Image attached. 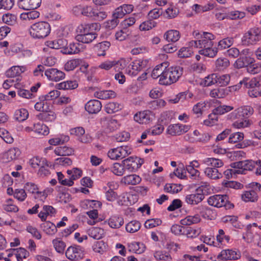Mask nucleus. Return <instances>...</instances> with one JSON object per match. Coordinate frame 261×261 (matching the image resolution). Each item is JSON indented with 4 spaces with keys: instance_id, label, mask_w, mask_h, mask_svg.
Returning <instances> with one entry per match:
<instances>
[{
    "instance_id": "obj_4",
    "label": "nucleus",
    "mask_w": 261,
    "mask_h": 261,
    "mask_svg": "<svg viewBox=\"0 0 261 261\" xmlns=\"http://www.w3.org/2000/svg\"><path fill=\"white\" fill-rule=\"evenodd\" d=\"M182 74V68L179 66L166 67L159 79V83L163 85H171L177 81Z\"/></svg>"
},
{
    "instance_id": "obj_47",
    "label": "nucleus",
    "mask_w": 261,
    "mask_h": 261,
    "mask_svg": "<svg viewBox=\"0 0 261 261\" xmlns=\"http://www.w3.org/2000/svg\"><path fill=\"white\" fill-rule=\"evenodd\" d=\"M234 42V39L232 37L225 38L218 42L217 50L218 49H224L231 46Z\"/></svg>"
},
{
    "instance_id": "obj_9",
    "label": "nucleus",
    "mask_w": 261,
    "mask_h": 261,
    "mask_svg": "<svg viewBox=\"0 0 261 261\" xmlns=\"http://www.w3.org/2000/svg\"><path fill=\"white\" fill-rule=\"evenodd\" d=\"M83 15L97 21L102 20L107 16L105 12L100 11L91 6H84Z\"/></svg>"
},
{
    "instance_id": "obj_51",
    "label": "nucleus",
    "mask_w": 261,
    "mask_h": 261,
    "mask_svg": "<svg viewBox=\"0 0 261 261\" xmlns=\"http://www.w3.org/2000/svg\"><path fill=\"white\" fill-rule=\"evenodd\" d=\"M141 227L140 223L136 220H134L128 223L125 226L126 230L130 233H134L138 231Z\"/></svg>"
},
{
    "instance_id": "obj_33",
    "label": "nucleus",
    "mask_w": 261,
    "mask_h": 261,
    "mask_svg": "<svg viewBox=\"0 0 261 261\" xmlns=\"http://www.w3.org/2000/svg\"><path fill=\"white\" fill-rule=\"evenodd\" d=\"M164 36L168 42H175L179 39L180 35L178 31L171 30L167 31Z\"/></svg>"
},
{
    "instance_id": "obj_44",
    "label": "nucleus",
    "mask_w": 261,
    "mask_h": 261,
    "mask_svg": "<svg viewBox=\"0 0 261 261\" xmlns=\"http://www.w3.org/2000/svg\"><path fill=\"white\" fill-rule=\"evenodd\" d=\"M3 208L7 212L16 213L19 211V208L13 203L12 199H8L6 200L2 205Z\"/></svg>"
},
{
    "instance_id": "obj_42",
    "label": "nucleus",
    "mask_w": 261,
    "mask_h": 261,
    "mask_svg": "<svg viewBox=\"0 0 261 261\" xmlns=\"http://www.w3.org/2000/svg\"><path fill=\"white\" fill-rule=\"evenodd\" d=\"M89 236L96 240H99L104 235V230L100 227H92L88 230Z\"/></svg>"
},
{
    "instance_id": "obj_32",
    "label": "nucleus",
    "mask_w": 261,
    "mask_h": 261,
    "mask_svg": "<svg viewBox=\"0 0 261 261\" xmlns=\"http://www.w3.org/2000/svg\"><path fill=\"white\" fill-rule=\"evenodd\" d=\"M123 107L121 103L116 102H110L105 106V110L108 114H113L122 110Z\"/></svg>"
},
{
    "instance_id": "obj_58",
    "label": "nucleus",
    "mask_w": 261,
    "mask_h": 261,
    "mask_svg": "<svg viewBox=\"0 0 261 261\" xmlns=\"http://www.w3.org/2000/svg\"><path fill=\"white\" fill-rule=\"evenodd\" d=\"M53 244L56 251L60 253H63L66 247L65 243L59 239L53 240Z\"/></svg>"
},
{
    "instance_id": "obj_7",
    "label": "nucleus",
    "mask_w": 261,
    "mask_h": 261,
    "mask_svg": "<svg viewBox=\"0 0 261 261\" xmlns=\"http://www.w3.org/2000/svg\"><path fill=\"white\" fill-rule=\"evenodd\" d=\"M207 203L209 205L217 207L224 206L226 208H230L233 207V205L230 203L228 200V197L226 195H214L210 196L207 199Z\"/></svg>"
},
{
    "instance_id": "obj_2",
    "label": "nucleus",
    "mask_w": 261,
    "mask_h": 261,
    "mask_svg": "<svg viewBox=\"0 0 261 261\" xmlns=\"http://www.w3.org/2000/svg\"><path fill=\"white\" fill-rule=\"evenodd\" d=\"M254 112L253 108L250 106L240 107L229 114V117L232 120H235L232 124L234 127L237 128H245L251 124V122L247 119Z\"/></svg>"
},
{
    "instance_id": "obj_41",
    "label": "nucleus",
    "mask_w": 261,
    "mask_h": 261,
    "mask_svg": "<svg viewBox=\"0 0 261 261\" xmlns=\"http://www.w3.org/2000/svg\"><path fill=\"white\" fill-rule=\"evenodd\" d=\"M29 117V112L24 108H20L15 111L14 117V119L18 121L22 122L28 119Z\"/></svg>"
},
{
    "instance_id": "obj_13",
    "label": "nucleus",
    "mask_w": 261,
    "mask_h": 261,
    "mask_svg": "<svg viewBox=\"0 0 261 261\" xmlns=\"http://www.w3.org/2000/svg\"><path fill=\"white\" fill-rule=\"evenodd\" d=\"M148 61L145 60H138L133 62L127 67V73L132 76L136 75L138 72L144 68Z\"/></svg>"
},
{
    "instance_id": "obj_20",
    "label": "nucleus",
    "mask_w": 261,
    "mask_h": 261,
    "mask_svg": "<svg viewBox=\"0 0 261 261\" xmlns=\"http://www.w3.org/2000/svg\"><path fill=\"white\" fill-rule=\"evenodd\" d=\"M41 3V0H19L18 6L20 9L29 10L36 9Z\"/></svg>"
},
{
    "instance_id": "obj_6",
    "label": "nucleus",
    "mask_w": 261,
    "mask_h": 261,
    "mask_svg": "<svg viewBox=\"0 0 261 261\" xmlns=\"http://www.w3.org/2000/svg\"><path fill=\"white\" fill-rule=\"evenodd\" d=\"M261 40V31L257 28L250 29L242 38L243 45L248 46L256 44Z\"/></svg>"
},
{
    "instance_id": "obj_5",
    "label": "nucleus",
    "mask_w": 261,
    "mask_h": 261,
    "mask_svg": "<svg viewBox=\"0 0 261 261\" xmlns=\"http://www.w3.org/2000/svg\"><path fill=\"white\" fill-rule=\"evenodd\" d=\"M29 32L34 38H44L49 34L50 26L46 21H39L31 25Z\"/></svg>"
},
{
    "instance_id": "obj_23",
    "label": "nucleus",
    "mask_w": 261,
    "mask_h": 261,
    "mask_svg": "<svg viewBox=\"0 0 261 261\" xmlns=\"http://www.w3.org/2000/svg\"><path fill=\"white\" fill-rule=\"evenodd\" d=\"M20 154L18 148H12L4 154L3 159L5 162H10L17 159Z\"/></svg>"
},
{
    "instance_id": "obj_31",
    "label": "nucleus",
    "mask_w": 261,
    "mask_h": 261,
    "mask_svg": "<svg viewBox=\"0 0 261 261\" xmlns=\"http://www.w3.org/2000/svg\"><path fill=\"white\" fill-rule=\"evenodd\" d=\"M242 199L245 202H255L258 199V195L254 190L246 191L241 195Z\"/></svg>"
},
{
    "instance_id": "obj_63",
    "label": "nucleus",
    "mask_w": 261,
    "mask_h": 261,
    "mask_svg": "<svg viewBox=\"0 0 261 261\" xmlns=\"http://www.w3.org/2000/svg\"><path fill=\"white\" fill-rule=\"evenodd\" d=\"M217 84L220 86H226L230 82V77L228 74L218 75L217 74Z\"/></svg>"
},
{
    "instance_id": "obj_27",
    "label": "nucleus",
    "mask_w": 261,
    "mask_h": 261,
    "mask_svg": "<svg viewBox=\"0 0 261 261\" xmlns=\"http://www.w3.org/2000/svg\"><path fill=\"white\" fill-rule=\"evenodd\" d=\"M56 213V210L50 205H44L43 210L39 214L38 217L42 221H45L47 216H53Z\"/></svg>"
},
{
    "instance_id": "obj_59",
    "label": "nucleus",
    "mask_w": 261,
    "mask_h": 261,
    "mask_svg": "<svg viewBox=\"0 0 261 261\" xmlns=\"http://www.w3.org/2000/svg\"><path fill=\"white\" fill-rule=\"evenodd\" d=\"M81 62V60L79 59L70 60L65 64L64 68L68 71L73 70L77 67Z\"/></svg>"
},
{
    "instance_id": "obj_36",
    "label": "nucleus",
    "mask_w": 261,
    "mask_h": 261,
    "mask_svg": "<svg viewBox=\"0 0 261 261\" xmlns=\"http://www.w3.org/2000/svg\"><path fill=\"white\" fill-rule=\"evenodd\" d=\"M78 86V84L75 81H67L57 84L56 87L58 89L69 90L74 89Z\"/></svg>"
},
{
    "instance_id": "obj_34",
    "label": "nucleus",
    "mask_w": 261,
    "mask_h": 261,
    "mask_svg": "<svg viewBox=\"0 0 261 261\" xmlns=\"http://www.w3.org/2000/svg\"><path fill=\"white\" fill-rule=\"evenodd\" d=\"M141 178L136 174H131L125 176L122 178L121 182L125 185H136L139 184Z\"/></svg>"
},
{
    "instance_id": "obj_40",
    "label": "nucleus",
    "mask_w": 261,
    "mask_h": 261,
    "mask_svg": "<svg viewBox=\"0 0 261 261\" xmlns=\"http://www.w3.org/2000/svg\"><path fill=\"white\" fill-rule=\"evenodd\" d=\"M34 132L38 135L46 136L49 133V129L46 125L39 122L34 124Z\"/></svg>"
},
{
    "instance_id": "obj_60",
    "label": "nucleus",
    "mask_w": 261,
    "mask_h": 261,
    "mask_svg": "<svg viewBox=\"0 0 261 261\" xmlns=\"http://www.w3.org/2000/svg\"><path fill=\"white\" fill-rule=\"evenodd\" d=\"M166 104V102L162 99H157L151 101L149 106L150 109L153 110H159L164 108Z\"/></svg>"
},
{
    "instance_id": "obj_54",
    "label": "nucleus",
    "mask_w": 261,
    "mask_h": 261,
    "mask_svg": "<svg viewBox=\"0 0 261 261\" xmlns=\"http://www.w3.org/2000/svg\"><path fill=\"white\" fill-rule=\"evenodd\" d=\"M206 107V103L204 101H200L195 105L192 109L193 114L196 115L197 117L202 116L204 109Z\"/></svg>"
},
{
    "instance_id": "obj_53",
    "label": "nucleus",
    "mask_w": 261,
    "mask_h": 261,
    "mask_svg": "<svg viewBox=\"0 0 261 261\" xmlns=\"http://www.w3.org/2000/svg\"><path fill=\"white\" fill-rule=\"evenodd\" d=\"M241 85L244 84L247 88H253L254 87H259L260 85L258 82L256 77L250 80L248 79H244L240 82Z\"/></svg>"
},
{
    "instance_id": "obj_10",
    "label": "nucleus",
    "mask_w": 261,
    "mask_h": 261,
    "mask_svg": "<svg viewBox=\"0 0 261 261\" xmlns=\"http://www.w3.org/2000/svg\"><path fill=\"white\" fill-rule=\"evenodd\" d=\"M65 255L69 260L77 261L83 258L85 253L83 247L80 246L73 245L67 248Z\"/></svg>"
},
{
    "instance_id": "obj_29",
    "label": "nucleus",
    "mask_w": 261,
    "mask_h": 261,
    "mask_svg": "<svg viewBox=\"0 0 261 261\" xmlns=\"http://www.w3.org/2000/svg\"><path fill=\"white\" fill-rule=\"evenodd\" d=\"M41 227L43 231L48 235L53 236L57 232V226L50 221H44L41 224Z\"/></svg>"
},
{
    "instance_id": "obj_3",
    "label": "nucleus",
    "mask_w": 261,
    "mask_h": 261,
    "mask_svg": "<svg viewBox=\"0 0 261 261\" xmlns=\"http://www.w3.org/2000/svg\"><path fill=\"white\" fill-rule=\"evenodd\" d=\"M45 45L52 49H60L61 53L65 55L75 54L81 51L79 44L70 43L68 45L67 41L63 38L47 41Z\"/></svg>"
},
{
    "instance_id": "obj_46",
    "label": "nucleus",
    "mask_w": 261,
    "mask_h": 261,
    "mask_svg": "<svg viewBox=\"0 0 261 261\" xmlns=\"http://www.w3.org/2000/svg\"><path fill=\"white\" fill-rule=\"evenodd\" d=\"M214 7V5L211 4H208L205 5L194 4L192 7V9L196 13H201L213 9Z\"/></svg>"
},
{
    "instance_id": "obj_57",
    "label": "nucleus",
    "mask_w": 261,
    "mask_h": 261,
    "mask_svg": "<svg viewBox=\"0 0 261 261\" xmlns=\"http://www.w3.org/2000/svg\"><path fill=\"white\" fill-rule=\"evenodd\" d=\"M182 189L181 185L174 184H167L164 186V191L166 192L174 194L177 193Z\"/></svg>"
},
{
    "instance_id": "obj_30",
    "label": "nucleus",
    "mask_w": 261,
    "mask_h": 261,
    "mask_svg": "<svg viewBox=\"0 0 261 261\" xmlns=\"http://www.w3.org/2000/svg\"><path fill=\"white\" fill-rule=\"evenodd\" d=\"M204 174L212 179H217L222 177V174L218 169L207 166L204 171Z\"/></svg>"
},
{
    "instance_id": "obj_48",
    "label": "nucleus",
    "mask_w": 261,
    "mask_h": 261,
    "mask_svg": "<svg viewBox=\"0 0 261 261\" xmlns=\"http://www.w3.org/2000/svg\"><path fill=\"white\" fill-rule=\"evenodd\" d=\"M123 164L115 163L111 167V171L117 176H122L124 174L125 168Z\"/></svg>"
},
{
    "instance_id": "obj_43",
    "label": "nucleus",
    "mask_w": 261,
    "mask_h": 261,
    "mask_svg": "<svg viewBox=\"0 0 261 261\" xmlns=\"http://www.w3.org/2000/svg\"><path fill=\"white\" fill-rule=\"evenodd\" d=\"M73 149L67 146H60L57 147L54 152L56 154L59 156H68L73 153Z\"/></svg>"
},
{
    "instance_id": "obj_15",
    "label": "nucleus",
    "mask_w": 261,
    "mask_h": 261,
    "mask_svg": "<svg viewBox=\"0 0 261 261\" xmlns=\"http://www.w3.org/2000/svg\"><path fill=\"white\" fill-rule=\"evenodd\" d=\"M154 117V114L149 110H145L136 113L134 117V120L141 124L149 123Z\"/></svg>"
},
{
    "instance_id": "obj_56",
    "label": "nucleus",
    "mask_w": 261,
    "mask_h": 261,
    "mask_svg": "<svg viewBox=\"0 0 261 261\" xmlns=\"http://www.w3.org/2000/svg\"><path fill=\"white\" fill-rule=\"evenodd\" d=\"M34 108L36 111L41 112L49 110V103L45 100L41 99V96L40 97V101L36 103Z\"/></svg>"
},
{
    "instance_id": "obj_17",
    "label": "nucleus",
    "mask_w": 261,
    "mask_h": 261,
    "mask_svg": "<svg viewBox=\"0 0 261 261\" xmlns=\"http://www.w3.org/2000/svg\"><path fill=\"white\" fill-rule=\"evenodd\" d=\"M241 257L239 251L232 249H225L221 251L217 256L218 259L222 260H236Z\"/></svg>"
},
{
    "instance_id": "obj_45",
    "label": "nucleus",
    "mask_w": 261,
    "mask_h": 261,
    "mask_svg": "<svg viewBox=\"0 0 261 261\" xmlns=\"http://www.w3.org/2000/svg\"><path fill=\"white\" fill-rule=\"evenodd\" d=\"M229 61L226 58H219L215 62V67L217 70L221 71L229 66Z\"/></svg>"
},
{
    "instance_id": "obj_39",
    "label": "nucleus",
    "mask_w": 261,
    "mask_h": 261,
    "mask_svg": "<svg viewBox=\"0 0 261 261\" xmlns=\"http://www.w3.org/2000/svg\"><path fill=\"white\" fill-rule=\"evenodd\" d=\"M123 223V219L121 217L114 216L108 220L109 225L112 228H119Z\"/></svg>"
},
{
    "instance_id": "obj_21",
    "label": "nucleus",
    "mask_w": 261,
    "mask_h": 261,
    "mask_svg": "<svg viewBox=\"0 0 261 261\" xmlns=\"http://www.w3.org/2000/svg\"><path fill=\"white\" fill-rule=\"evenodd\" d=\"M102 105L98 100L93 99L88 101L85 109L89 114H97L101 109Z\"/></svg>"
},
{
    "instance_id": "obj_38",
    "label": "nucleus",
    "mask_w": 261,
    "mask_h": 261,
    "mask_svg": "<svg viewBox=\"0 0 261 261\" xmlns=\"http://www.w3.org/2000/svg\"><path fill=\"white\" fill-rule=\"evenodd\" d=\"M96 97L101 99L113 98L116 96V93L112 90H100L95 92Z\"/></svg>"
},
{
    "instance_id": "obj_24",
    "label": "nucleus",
    "mask_w": 261,
    "mask_h": 261,
    "mask_svg": "<svg viewBox=\"0 0 261 261\" xmlns=\"http://www.w3.org/2000/svg\"><path fill=\"white\" fill-rule=\"evenodd\" d=\"M202 163L207 166L216 169L222 167L224 165L222 160L214 158H205L202 161Z\"/></svg>"
},
{
    "instance_id": "obj_49",
    "label": "nucleus",
    "mask_w": 261,
    "mask_h": 261,
    "mask_svg": "<svg viewBox=\"0 0 261 261\" xmlns=\"http://www.w3.org/2000/svg\"><path fill=\"white\" fill-rule=\"evenodd\" d=\"M110 43L108 41H102L96 45L97 49V55L98 56H103L106 55V51L107 50L110 46Z\"/></svg>"
},
{
    "instance_id": "obj_1",
    "label": "nucleus",
    "mask_w": 261,
    "mask_h": 261,
    "mask_svg": "<svg viewBox=\"0 0 261 261\" xmlns=\"http://www.w3.org/2000/svg\"><path fill=\"white\" fill-rule=\"evenodd\" d=\"M193 35L194 40L189 42V47L199 49V54L206 57L214 58L216 56L217 49L213 47V40L215 38L213 34L205 32L200 33L197 31H194Z\"/></svg>"
},
{
    "instance_id": "obj_28",
    "label": "nucleus",
    "mask_w": 261,
    "mask_h": 261,
    "mask_svg": "<svg viewBox=\"0 0 261 261\" xmlns=\"http://www.w3.org/2000/svg\"><path fill=\"white\" fill-rule=\"evenodd\" d=\"M91 29H92V30H100V25L99 23L95 22L81 24L77 27L76 32L78 34H81Z\"/></svg>"
},
{
    "instance_id": "obj_25",
    "label": "nucleus",
    "mask_w": 261,
    "mask_h": 261,
    "mask_svg": "<svg viewBox=\"0 0 261 261\" xmlns=\"http://www.w3.org/2000/svg\"><path fill=\"white\" fill-rule=\"evenodd\" d=\"M128 251L137 254H141L145 250V246L143 243L133 242L128 244Z\"/></svg>"
},
{
    "instance_id": "obj_37",
    "label": "nucleus",
    "mask_w": 261,
    "mask_h": 261,
    "mask_svg": "<svg viewBox=\"0 0 261 261\" xmlns=\"http://www.w3.org/2000/svg\"><path fill=\"white\" fill-rule=\"evenodd\" d=\"M254 59L248 57H240L234 63V66L237 68H241L248 66L249 63H252Z\"/></svg>"
},
{
    "instance_id": "obj_62",
    "label": "nucleus",
    "mask_w": 261,
    "mask_h": 261,
    "mask_svg": "<svg viewBox=\"0 0 261 261\" xmlns=\"http://www.w3.org/2000/svg\"><path fill=\"white\" fill-rule=\"evenodd\" d=\"M96 32V31L92 32L87 34V35L82 37V38L79 39L77 41L83 43H90L97 37V34Z\"/></svg>"
},
{
    "instance_id": "obj_16",
    "label": "nucleus",
    "mask_w": 261,
    "mask_h": 261,
    "mask_svg": "<svg viewBox=\"0 0 261 261\" xmlns=\"http://www.w3.org/2000/svg\"><path fill=\"white\" fill-rule=\"evenodd\" d=\"M255 163L252 160H245L232 163L230 166L233 168H237L238 170H243L242 173L240 174H245L247 170H252L255 167Z\"/></svg>"
},
{
    "instance_id": "obj_26",
    "label": "nucleus",
    "mask_w": 261,
    "mask_h": 261,
    "mask_svg": "<svg viewBox=\"0 0 261 261\" xmlns=\"http://www.w3.org/2000/svg\"><path fill=\"white\" fill-rule=\"evenodd\" d=\"M25 68L23 66H13L6 72V75L8 77L12 78L18 76L23 72Z\"/></svg>"
},
{
    "instance_id": "obj_50",
    "label": "nucleus",
    "mask_w": 261,
    "mask_h": 261,
    "mask_svg": "<svg viewBox=\"0 0 261 261\" xmlns=\"http://www.w3.org/2000/svg\"><path fill=\"white\" fill-rule=\"evenodd\" d=\"M29 164L32 168L36 169L40 167L42 165H46L47 161L45 159H41L38 156H35L30 160Z\"/></svg>"
},
{
    "instance_id": "obj_52",
    "label": "nucleus",
    "mask_w": 261,
    "mask_h": 261,
    "mask_svg": "<svg viewBox=\"0 0 261 261\" xmlns=\"http://www.w3.org/2000/svg\"><path fill=\"white\" fill-rule=\"evenodd\" d=\"M184 235L187 236L188 238H195L201 233L199 228H193L191 227H186L183 231Z\"/></svg>"
},
{
    "instance_id": "obj_61",
    "label": "nucleus",
    "mask_w": 261,
    "mask_h": 261,
    "mask_svg": "<svg viewBox=\"0 0 261 261\" xmlns=\"http://www.w3.org/2000/svg\"><path fill=\"white\" fill-rule=\"evenodd\" d=\"M17 17L14 14L7 13L3 15L2 20L4 23L12 25L16 22Z\"/></svg>"
},
{
    "instance_id": "obj_55",
    "label": "nucleus",
    "mask_w": 261,
    "mask_h": 261,
    "mask_svg": "<svg viewBox=\"0 0 261 261\" xmlns=\"http://www.w3.org/2000/svg\"><path fill=\"white\" fill-rule=\"evenodd\" d=\"M108 245L103 241H97L93 246V250L95 252L102 254L107 251Z\"/></svg>"
},
{
    "instance_id": "obj_11",
    "label": "nucleus",
    "mask_w": 261,
    "mask_h": 261,
    "mask_svg": "<svg viewBox=\"0 0 261 261\" xmlns=\"http://www.w3.org/2000/svg\"><path fill=\"white\" fill-rule=\"evenodd\" d=\"M143 163L144 161L143 159L133 156H130L122 162L125 169L130 172L135 171L138 170Z\"/></svg>"
},
{
    "instance_id": "obj_14",
    "label": "nucleus",
    "mask_w": 261,
    "mask_h": 261,
    "mask_svg": "<svg viewBox=\"0 0 261 261\" xmlns=\"http://www.w3.org/2000/svg\"><path fill=\"white\" fill-rule=\"evenodd\" d=\"M200 163L197 160H193L186 165V169L189 173L190 177L192 179L198 180L199 178L200 172L197 170L200 167Z\"/></svg>"
},
{
    "instance_id": "obj_19",
    "label": "nucleus",
    "mask_w": 261,
    "mask_h": 261,
    "mask_svg": "<svg viewBox=\"0 0 261 261\" xmlns=\"http://www.w3.org/2000/svg\"><path fill=\"white\" fill-rule=\"evenodd\" d=\"M45 75L50 81L58 82L65 77V73L56 68H49L45 71Z\"/></svg>"
},
{
    "instance_id": "obj_12",
    "label": "nucleus",
    "mask_w": 261,
    "mask_h": 261,
    "mask_svg": "<svg viewBox=\"0 0 261 261\" xmlns=\"http://www.w3.org/2000/svg\"><path fill=\"white\" fill-rule=\"evenodd\" d=\"M126 66V61L124 59H121L118 61H106L102 62L99 66L98 68L109 70L112 67H114L115 69H122Z\"/></svg>"
},
{
    "instance_id": "obj_22",
    "label": "nucleus",
    "mask_w": 261,
    "mask_h": 261,
    "mask_svg": "<svg viewBox=\"0 0 261 261\" xmlns=\"http://www.w3.org/2000/svg\"><path fill=\"white\" fill-rule=\"evenodd\" d=\"M36 118L40 121L51 122L56 119V114L54 112L48 110L36 115Z\"/></svg>"
},
{
    "instance_id": "obj_8",
    "label": "nucleus",
    "mask_w": 261,
    "mask_h": 261,
    "mask_svg": "<svg viewBox=\"0 0 261 261\" xmlns=\"http://www.w3.org/2000/svg\"><path fill=\"white\" fill-rule=\"evenodd\" d=\"M131 153V149L127 146H121L110 149L108 156L112 160H120Z\"/></svg>"
},
{
    "instance_id": "obj_35",
    "label": "nucleus",
    "mask_w": 261,
    "mask_h": 261,
    "mask_svg": "<svg viewBox=\"0 0 261 261\" xmlns=\"http://www.w3.org/2000/svg\"><path fill=\"white\" fill-rule=\"evenodd\" d=\"M167 67L166 63H162L156 65L152 71L151 74V77L154 79H156L158 77L161 79V77H162Z\"/></svg>"
},
{
    "instance_id": "obj_64",
    "label": "nucleus",
    "mask_w": 261,
    "mask_h": 261,
    "mask_svg": "<svg viewBox=\"0 0 261 261\" xmlns=\"http://www.w3.org/2000/svg\"><path fill=\"white\" fill-rule=\"evenodd\" d=\"M244 134L241 132L234 133L230 134L228 139V142L230 143H235L242 141L244 139Z\"/></svg>"
},
{
    "instance_id": "obj_18",
    "label": "nucleus",
    "mask_w": 261,
    "mask_h": 261,
    "mask_svg": "<svg viewBox=\"0 0 261 261\" xmlns=\"http://www.w3.org/2000/svg\"><path fill=\"white\" fill-rule=\"evenodd\" d=\"M200 190L197 189L193 193L187 195L185 197L186 202L190 205H196L200 203L204 198V195L199 192Z\"/></svg>"
}]
</instances>
